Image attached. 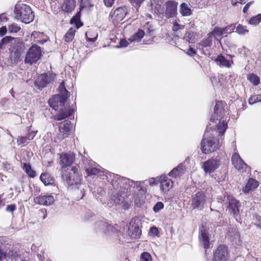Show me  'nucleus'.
<instances>
[{"mask_svg": "<svg viewBox=\"0 0 261 261\" xmlns=\"http://www.w3.org/2000/svg\"><path fill=\"white\" fill-rule=\"evenodd\" d=\"M107 179L111 183L114 189L117 192L112 196V200L116 204L122 203L125 197L130 196L129 200H134L138 206L144 203V182L134 181L129 178L121 177L113 173H108Z\"/></svg>", "mask_w": 261, "mask_h": 261, "instance_id": "f257e3e1", "label": "nucleus"}, {"mask_svg": "<svg viewBox=\"0 0 261 261\" xmlns=\"http://www.w3.org/2000/svg\"><path fill=\"white\" fill-rule=\"evenodd\" d=\"M78 166H73L69 172H63L62 177L64 180H65L67 184L71 186H75L78 190H80L82 194L81 198L84 196V185L81 183L82 180V175L79 172Z\"/></svg>", "mask_w": 261, "mask_h": 261, "instance_id": "f03ea898", "label": "nucleus"}, {"mask_svg": "<svg viewBox=\"0 0 261 261\" xmlns=\"http://www.w3.org/2000/svg\"><path fill=\"white\" fill-rule=\"evenodd\" d=\"M15 18L25 23H29L34 19V14L30 6L23 4H17L14 9Z\"/></svg>", "mask_w": 261, "mask_h": 261, "instance_id": "7ed1b4c3", "label": "nucleus"}, {"mask_svg": "<svg viewBox=\"0 0 261 261\" xmlns=\"http://www.w3.org/2000/svg\"><path fill=\"white\" fill-rule=\"evenodd\" d=\"M59 90L60 95H55L48 100L50 107L55 110H57L60 107L62 108L66 106V101L69 97V92L65 89L63 84L60 85Z\"/></svg>", "mask_w": 261, "mask_h": 261, "instance_id": "20e7f679", "label": "nucleus"}, {"mask_svg": "<svg viewBox=\"0 0 261 261\" xmlns=\"http://www.w3.org/2000/svg\"><path fill=\"white\" fill-rule=\"evenodd\" d=\"M225 103L223 101H218L216 103L214 108L215 113L218 117L220 118L219 123L217 125L216 132L219 136H222L224 134L227 127V123L226 120L223 119L222 116L224 115Z\"/></svg>", "mask_w": 261, "mask_h": 261, "instance_id": "39448f33", "label": "nucleus"}, {"mask_svg": "<svg viewBox=\"0 0 261 261\" xmlns=\"http://www.w3.org/2000/svg\"><path fill=\"white\" fill-rule=\"evenodd\" d=\"M85 164V169L88 176L100 175L105 176L107 178L108 173H110L108 171L102 169L99 165H97L94 162L87 159L83 160Z\"/></svg>", "mask_w": 261, "mask_h": 261, "instance_id": "423d86ee", "label": "nucleus"}, {"mask_svg": "<svg viewBox=\"0 0 261 261\" xmlns=\"http://www.w3.org/2000/svg\"><path fill=\"white\" fill-rule=\"evenodd\" d=\"M42 49L40 46L37 44L32 45L29 49L25 55V63L32 65L41 59Z\"/></svg>", "mask_w": 261, "mask_h": 261, "instance_id": "0eeeda50", "label": "nucleus"}, {"mask_svg": "<svg viewBox=\"0 0 261 261\" xmlns=\"http://www.w3.org/2000/svg\"><path fill=\"white\" fill-rule=\"evenodd\" d=\"M212 127L211 124L205 129L203 138L201 143V149L203 153L208 154L211 152L212 147Z\"/></svg>", "mask_w": 261, "mask_h": 261, "instance_id": "6e6552de", "label": "nucleus"}, {"mask_svg": "<svg viewBox=\"0 0 261 261\" xmlns=\"http://www.w3.org/2000/svg\"><path fill=\"white\" fill-rule=\"evenodd\" d=\"M211 235L206 229H201L199 236V242L205 249V257L206 261H211L212 252L210 249V240Z\"/></svg>", "mask_w": 261, "mask_h": 261, "instance_id": "1a4fd4ad", "label": "nucleus"}, {"mask_svg": "<svg viewBox=\"0 0 261 261\" xmlns=\"http://www.w3.org/2000/svg\"><path fill=\"white\" fill-rule=\"evenodd\" d=\"M55 76L56 74L52 72H48L42 73L38 76L35 80V86L39 90H42L53 82L55 80Z\"/></svg>", "mask_w": 261, "mask_h": 261, "instance_id": "9d476101", "label": "nucleus"}, {"mask_svg": "<svg viewBox=\"0 0 261 261\" xmlns=\"http://www.w3.org/2000/svg\"><path fill=\"white\" fill-rule=\"evenodd\" d=\"M224 201L227 205V209L230 214L233 216L237 215L239 213L240 202L237 200L233 196L231 195H227L224 197Z\"/></svg>", "mask_w": 261, "mask_h": 261, "instance_id": "9b49d317", "label": "nucleus"}, {"mask_svg": "<svg viewBox=\"0 0 261 261\" xmlns=\"http://www.w3.org/2000/svg\"><path fill=\"white\" fill-rule=\"evenodd\" d=\"M208 37L202 39L199 43V45L201 47L200 49L202 53L206 56L211 58L212 53V32H210L208 35Z\"/></svg>", "mask_w": 261, "mask_h": 261, "instance_id": "f8f14e48", "label": "nucleus"}, {"mask_svg": "<svg viewBox=\"0 0 261 261\" xmlns=\"http://www.w3.org/2000/svg\"><path fill=\"white\" fill-rule=\"evenodd\" d=\"M206 203V197L204 194L201 192H198L192 196L191 206L193 209H201Z\"/></svg>", "mask_w": 261, "mask_h": 261, "instance_id": "ddd939ff", "label": "nucleus"}, {"mask_svg": "<svg viewBox=\"0 0 261 261\" xmlns=\"http://www.w3.org/2000/svg\"><path fill=\"white\" fill-rule=\"evenodd\" d=\"M72 124L71 121L68 120H65L59 124V133L58 137L59 139L62 140L69 135L71 128Z\"/></svg>", "mask_w": 261, "mask_h": 261, "instance_id": "4468645a", "label": "nucleus"}, {"mask_svg": "<svg viewBox=\"0 0 261 261\" xmlns=\"http://www.w3.org/2000/svg\"><path fill=\"white\" fill-rule=\"evenodd\" d=\"M178 3L173 0H168L165 2V15L167 18H172L177 14Z\"/></svg>", "mask_w": 261, "mask_h": 261, "instance_id": "2eb2a0df", "label": "nucleus"}, {"mask_svg": "<svg viewBox=\"0 0 261 261\" xmlns=\"http://www.w3.org/2000/svg\"><path fill=\"white\" fill-rule=\"evenodd\" d=\"M75 160V154L72 152L60 154L59 164L62 169L71 165Z\"/></svg>", "mask_w": 261, "mask_h": 261, "instance_id": "dca6fc26", "label": "nucleus"}, {"mask_svg": "<svg viewBox=\"0 0 261 261\" xmlns=\"http://www.w3.org/2000/svg\"><path fill=\"white\" fill-rule=\"evenodd\" d=\"M130 8L127 6L120 7L114 10L112 16L116 21L119 22L128 14Z\"/></svg>", "mask_w": 261, "mask_h": 261, "instance_id": "f3484780", "label": "nucleus"}, {"mask_svg": "<svg viewBox=\"0 0 261 261\" xmlns=\"http://www.w3.org/2000/svg\"><path fill=\"white\" fill-rule=\"evenodd\" d=\"M73 113V110L69 105H66L60 109L59 112L54 116V118L56 120L61 121L70 117Z\"/></svg>", "mask_w": 261, "mask_h": 261, "instance_id": "a211bd4d", "label": "nucleus"}, {"mask_svg": "<svg viewBox=\"0 0 261 261\" xmlns=\"http://www.w3.org/2000/svg\"><path fill=\"white\" fill-rule=\"evenodd\" d=\"M216 261H226L228 258V251L226 246L221 245L218 247L215 253Z\"/></svg>", "mask_w": 261, "mask_h": 261, "instance_id": "6ab92c4d", "label": "nucleus"}, {"mask_svg": "<svg viewBox=\"0 0 261 261\" xmlns=\"http://www.w3.org/2000/svg\"><path fill=\"white\" fill-rule=\"evenodd\" d=\"M127 232L128 236L132 239L139 238L142 233L139 226L136 224L133 220H132L129 223Z\"/></svg>", "mask_w": 261, "mask_h": 261, "instance_id": "aec40b11", "label": "nucleus"}, {"mask_svg": "<svg viewBox=\"0 0 261 261\" xmlns=\"http://www.w3.org/2000/svg\"><path fill=\"white\" fill-rule=\"evenodd\" d=\"M55 201L54 197L51 195L36 196L34 198L35 203L44 206L51 205Z\"/></svg>", "mask_w": 261, "mask_h": 261, "instance_id": "412c9836", "label": "nucleus"}, {"mask_svg": "<svg viewBox=\"0 0 261 261\" xmlns=\"http://www.w3.org/2000/svg\"><path fill=\"white\" fill-rule=\"evenodd\" d=\"M231 161L234 167L239 171L244 172L246 170L247 165L242 160L239 154H233L231 158Z\"/></svg>", "mask_w": 261, "mask_h": 261, "instance_id": "4be33fe9", "label": "nucleus"}, {"mask_svg": "<svg viewBox=\"0 0 261 261\" xmlns=\"http://www.w3.org/2000/svg\"><path fill=\"white\" fill-rule=\"evenodd\" d=\"M159 181L161 183V188L165 193L168 192L173 186L172 180L166 175L161 176Z\"/></svg>", "mask_w": 261, "mask_h": 261, "instance_id": "5701e85b", "label": "nucleus"}, {"mask_svg": "<svg viewBox=\"0 0 261 261\" xmlns=\"http://www.w3.org/2000/svg\"><path fill=\"white\" fill-rule=\"evenodd\" d=\"M112 226L107 220H101L96 222L95 224V229L97 231L102 232L105 233L112 230Z\"/></svg>", "mask_w": 261, "mask_h": 261, "instance_id": "b1692460", "label": "nucleus"}, {"mask_svg": "<svg viewBox=\"0 0 261 261\" xmlns=\"http://www.w3.org/2000/svg\"><path fill=\"white\" fill-rule=\"evenodd\" d=\"M198 39V35L196 32H194L191 30L186 32L184 37L181 38V40L189 43H195Z\"/></svg>", "mask_w": 261, "mask_h": 261, "instance_id": "393cba45", "label": "nucleus"}, {"mask_svg": "<svg viewBox=\"0 0 261 261\" xmlns=\"http://www.w3.org/2000/svg\"><path fill=\"white\" fill-rule=\"evenodd\" d=\"M185 166L182 164H180L176 167L173 168L168 174L172 177L176 178L180 177L185 173Z\"/></svg>", "mask_w": 261, "mask_h": 261, "instance_id": "a878e982", "label": "nucleus"}, {"mask_svg": "<svg viewBox=\"0 0 261 261\" xmlns=\"http://www.w3.org/2000/svg\"><path fill=\"white\" fill-rule=\"evenodd\" d=\"M232 27V29L235 27L234 25L228 26L225 28H221L218 27H215L213 30V36L217 40H220L223 37V36L227 33V31L229 28Z\"/></svg>", "mask_w": 261, "mask_h": 261, "instance_id": "bb28decb", "label": "nucleus"}, {"mask_svg": "<svg viewBox=\"0 0 261 261\" xmlns=\"http://www.w3.org/2000/svg\"><path fill=\"white\" fill-rule=\"evenodd\" d=\"M216 64L220 67H230L233 63L232 60H228L224 56L219 55L215 60Z\"/></svg>", "mask_w": 261, "mask_h": 261, "instance_id": "cd10ccee", "label": "nucleus"}, {"mask_svg": "<svg viewBox=\"0 0 261 261\" xmlns=\"http://www.w3.org/2000/svg\"><path fill=\"white\" fill-rule=\"evenodd\" d=\"M258 186V182L250 178L249 179L246 186L243 188V191L244 193H248L250 191L256 189Z\"/></svg>", "mask_w": 261, "mask_h": 261, "instance_id": "c85d7f7f", "label": "nucleus"}, {"mask_svg": "<svg viewBox=\"0 0 261 261\" xmlns=\"http://www.w3.org/2000/svg\"><path fill=\"white\" fill-rule=\"evenodd\" d=\"M75 4V0H66L62 6V9L65 12H71L74 9Z\"/></svg>", "mask_w": 261, "mask_h": 261, "instance_id": "c756f323", "label": "nucleus"}, {"mask_svg": "<svg viewBox=\"0 0 261 261\" xmlns=\"http://www.w3.org/2000/svg\"><path fill=\"white\" fill-rule=\"evenodd\" d=\"M179 12L183 16H189L192 15V10L189 4L181 3L180 5Z\"/></svg>", "mask_w": 261, "mask_h": 261, "instance_id": "7c9ffc66", "label": "nucleus"}, {"mask_svg": "<svg viewBox=\"0 0 261 261\" xmlns=\"http://www.w3.org/2000/svg\"><path fill=\"white\" fill-rule=\"evenodd\" d=\"M27 46L24 43L18 41L14 44L12 50L19 53L21 55L25 51Z\"/></svg>", "mask_w": 261, "mask_h": 261, "instance_id": "2f4dec72", "label": "nucleus"}, {"mask_svg": "<svg viewBox=\"0 0 261 261\" xmlns=\"http://www.w3.org/2000/svg\"><path fill=\"white\" fill-rule=\"evenodd\" d=\"M144 35L145 33L144 31L141 29H139L136 33H135L128 39V41L130 43L139 42L143 38Z\"/></svg>", "mask_w": 261, "mask_h": 261, "instance_id": "473e14b6", "label": "nucleus"}, {"mask_svg": "<svg viewBox=\"0 0 261 261\" xmlns=\"http://www.w3.org/2000/svg\"><path fill=\"white\" fill-rule=\"evenodd\" d=\"M81 11H79L76 13L75 15L72 17L70 21V23L74 24L77 29L80 28L83 25V23L81 20Z\"/></svg>", "mask_w": 261, "mask_h": 261, "instance_id": "72a5a7b5", "label": "nucleus"}, {"mask_svg": "<svg viewBox=\"0 0 261 261\" xmlns=\"http://www.w3.org/2000/svg\"><path fill=\"white\" fill-rule=\"evenodd\" d=\"M21 55L19 53L13 50L11 51L10 55V60L11 65L17 64L21 61Z\"/></svg>", "mask_w": 261, "mask_h": 261, "instance_id": "f704fd0d", "label": "nucleus"}, {"mask_svg": "<svg viewBox=\"0 0 261 261\" xmlns=\"http://www.w3.org/2000/svg\"><path fill=\"white\" fill-rule=\"evenodd\" d=\"M40 179L45 186L51 185L54 182L53 177L47 173H42L40 176Z\"/></svg>", "mask_w": 261, "mask_h": 261, "instance_id": "c9c22d12", "label": "nucleus"}, {"mask_svg": "<svg viewBox=\"0 0 261 261\" xmlns=\"http://www.w3.org/2000/svg\"><path fill=\"white\" fill-rule=\"evenodd\" d=\"M22 169L25 171V172L29 177L31 178H34L36 176L35 171L32 169L31 166L30 165V164L23 163Z\"/></svg>", "mask_w": 261, "mask_h": 261, "instance_id": "e433bc0d", "label": "nucleus"}, {"mask_svg": "<svg viewBox=\"0 0 261 261\" xmlns=\"http://www.w3.org/2000/svg\"><path fill=\"white\" fill-rule=\"evenodd\" d=\"M164 3V0H151V4L152 7L154 8L155 11L158 13H161L162 11L161 6Z\"/></svg>", "mask_w": 261, "mask_h": 261, "instance_id": "4c0bfd02", "label": "nucleus"}, {"mask_svg": "<svg viewBox=\"0 0 261 261\" xmlns=\"http://www.w3.org/2000/svg\"><path fill=\"white\" fill-rule=\"evenodd\" d=\"M75 30L70 28L64 36L65 41L67 42H71L74 37Z\"/></svg>", "mask_w": 261, "mask_h": 261, "instance_id": "58836bf2", "label": "nucleus"}, {"mask_svg": "<svg viewBox=\"0 0 261 261\" xmlns=\"http://www.w3.org/2000/svg\"><path fill=\"white\" fill-rule=\"evenodd\" d=\"M247 79L254 86L258 85L260 82L259 77L254 73L248 75Z\"/></svg>", "mask_w": 261, "mask_h": 261, "instance_id": "ea45409f", "label": "nucleus"}, {"mask_svg": "<svg viewBox=\"0 0 261 261\" xmlns=\"http://www.w3.org/2000/svg\"><path fill=\"white\" fill-rule=\"evenodd\" d=\"M202 167L206 173H211L212 172V160L210 159L204 162Z\"/></svg>", "mask_w": 261, "mask_h": 261, "instance_id": "a19ab883", "label": "nucleus"}, {"mask_svg": "<svg viewBox=\"0 0 261 261\" xmlns=\"http://www.w3.org/2000/svg\"><path fill=\"white\" fill-rule=\"evenodd\" d=\"M20 29H21L20 27L17 24L15 23H11V24L9 25L8 28V31L11 33H17L18 32H19L20 30Z\"/></svg>", "mask_w": 261, "mask_h": 261, "instance_id": "79ce46f5", "label": "nucleus"}, {"mask_svg": "<svg viewBox=\"0 0 261 261\" xmlns=\"http://www.w3.org/2000/svg\"><path fill=\"white\" fill-rule=\"evenodd\" d=\"M95 218V215L92 212L88 211L85 213L84 220L85 221L88 222L94 220Z\"/></svg>", "mask_w": 261, "mask_h": 261, "instance_id": "37998d69", "label": "nucleus"}, {"mask_svg": "<svg viewBox=\"0 0 261 261\" xmlns=\"http://www.w3.org/2000/svg\"><path fill=\"white\" fill-rule=\"evenodd\" d=\"M261 21V14L251 17L249 20V23L252 25H256Z\"/></svg>", "mask_w": 261, "mask_h": 261, "instance_id": "c03bdc74", "label": "nucleus"}, {"mask_svg": "<svg viewBox=\"0 0 261 261\" xmlns=\"http://www.w3.org/2000/svg\"><path fill=\"white\" fill-rule=\"evenodd\" d=\"M140 259L141 261H152V258L150 253L147 252H143L141 254Z\"/></svg>", "mask_w": 261, "mask_h": 261, "instance_id": "a18cd8bd", "label": "nucleus"}, {"mask_svg": "<svg viewBox=\"0 0 261 261\" xmlns=\"http://www.w3.org/2000/svg\"><path fill=\"white\" fill-rule=\"evenodd\" d=\"M259 101H261V95L252 96L248 100L249 103L250 105H252Z\"/></svg>", "mask_w": 261, "mask_h": 261, "instance_id": "49530a36", "label": "nucleus"}, {"mask_svg": "<svg viewBox=\"0 0 261 261\" xmlns=\"http://www.w3.org/2000/svg\"><path fill=\"white\" fill-rule=\"evenodd\" d=\"M30 140L28 138L25 137H20L17 139V142L18 144H22L23 146H25L29 143Z\"/></svg>", "mask_w": 261, "mask_h": 261, "instance_id": "de8ad7c7", "label": "nucleus"}, {"mask_svg": "<svg viewBox=\"0 0 261 261\" xmlns=\"http://www.w3.org/2000/svg\"><path fill=\"white\" fill-rule=\"evenodd\" d=\"M236 32L240 35H245L246 33L248 32V30L242 25L239 24L236 28Z\"/></svg>", "mask_w": 261, "mask_h": 261, "instance_id": "09e8293b", "label": "nucleus"}, {"mask_svg": "<svg viewBox=\"0 0 261 261\" xmlns=\"http://www.w3.org/2000/svg\"><path fill=\"white\" fill-rule=\"evenodd\" d=\"M164 204L162 202H158L154 205L153 210L154 212L158 213L164 208Z\"/></svg>", "mask_w": 261, "mask_h": 261, "instance_id": "8fccbe9b", "label": "nucleus"}, {"mask_svg": "<svg viewBox=\"0 0 261 261\" xmlns=\"http://www.w3.org/2000/svg\"><path fill=\"white\" fill-rule=\"evenodd\" d=\"M130 4L138 9L145 0H128Z\"/></svg>", "mask_w": 261, "mask_h": 261, "instance_id": "3c124183", "label": "nucleus"}, {"mask_svg": "<svg viewBox=\"0 0 261 261\" xmlns=\"http://www.w3.org/2000/svg\"><path fill=\"white\" fill-rule=\"evenodd\" d=\"M184 28V25L182 24H180L177 22L175 21L173 23L172 30L173 31H177L179 30L183 29Z\"/></svg>", "mask_w": 261, "mask_h": 261, "instance_id": "603ef678", "label": "nucleus"}, {"mask_svg": "<svg viewBox=\"0 0 261 261\" xmlns=\"http://www.w3.org/2000/svg\"><path fill=\"white\" fill-rule=\"evenodd\" d=\"M149 233L153 234L154 236H156L158 235L159 230L156 227L153 226L150 228Z\"/></svg>", "mask_w": 261, "mask_h": 261, "instance_id": "864d4df0", "label": "nucleus"}, {"mask_svg": "<svg viewBox=\"0 0 261 261\" xmlns=\"http://www.w3.org/2000/svg\"><path fill=\"white\" fill-rule=\"evenodd\" d=\"M36 133H37V132L29 130V132L27 136V137L28 138V139L30 141L34 139V138L36 136Z\"/></svg>", "mask_w": 261, "mask_h": 261, "instance_id": "5fc2aeb1", "label": "nucleus"}, {"mask_svg": "<svg viewBox=\"0 0 261 261\" xmlns=\"http://www.w3.org/2000/svg\"><path fill=\"white\" fill-rule=\"evenodd\" d=\"M16 208L15 204L8 205L6 207V211L10 213L13 212Z\"/></svg>", "mask_w": 261, "mask_h": 261, "instance_id": "6e6d98bb", "label": "nucleus"}, {"mask_svg": "<svg viewBox=\"0 0 261 261\" xmlns=\"http://www.w3.org/2000/svg\"><path fill=\"white\" fill-rule=\"evenodd\" d=\"M129 43H130V42H129L128 40L126 41L125 39H121L119 42V45H120V47H126L127 46H128Z\"/></svg>", "mask_w": 261, "mask_h": 261, "instance_id": "4d7b16f0", "label": "nucleus"}, {"mask_svg": "<svg viewBox=\"0 0 261 261\" xmlns=\"http://www.w3.org/2000/svg\"><path fill=\"white\" fill-rule=\"evenodd\" d=\"M115 0H103V3L107 7H111L114 3Z\"/></svg>", "mask_w": 261, "mask_h": 261, "instance_id": "13d9d810", "label": "nucleus"}, {"mask_svg": "<svg viewBox=\"0 0 261 261\" xmlns=\"http://www.w3.org/2000/svg\"><path fill=\"white\" fill-rule=\"evenodd\" d=\"M247 0H231V4L233 6H236L237 3L244 4Z\"/></svg>", "mask_w": 261, "mask_h": 261, "instance_id": "bf43d9fd", "label": "nucleus"}, {"mask_svg": "<svg viewBox=\"0 0 261 261\" xmlns=\"http://www.w3.org/2000/svg\"><path fill=\"white\" fill-rule=\"evenodd\" d=\"M6 257V254L4 251L0 249V261H3Z\"/></svg>", "mask_w": 261, "mask_h": 261, "instance_id": "052dcab7", "label": "nucleus"}, {"mask_svg": "<svg viewBox=\"0 0 261 261\" xmlns=\"http://www.w3.org/2000/svg\"><path fill=\"white\" fill-rule=\"evenodd\" d=\"M7 28L6 27H2L0 28V36H4L7 32Z\"/></svg>", "mask_w": 261, "mask_h": 261, "instance_id": "680f3d73", "label": "nucleus"}, {"mask_svg": "<svg viewBox=\"0 0 261 261\" xmlns=\"http://www.w3.org/2000/svg\"><path fill=\"white\" fill-rule=\"evenodd\" d=\"M187 54L190 56H194L196 55V51L193 48L190 47V48L187 51Z\"/></svg>", "mask_w": 261, "mask_h": 261, "instance_id": "e2e57ef3", "label": "nucleus"}, {"mask_svg": "<svg viewBox=\"0 0 261 261\" xmlns=\"http://www.w3.org/2000/svg\"><path fill=\"white\" fill-rule=\"evenodd\" d=\"M253 2H249L248 3H247L245 6V7H244L243 8V12L244 13H246L247 11H248L250 6L253 3Z\"/></svg>", "mask_w": 261, "mask_h": 261, "instance_id": "0e129e2a", "label": "nucleus"}, {"mask_svg": "<svg viewBox=\"0 0 261 261\" xmlns=\"http://www.w3.org/2000/svg\"><path fill=\"white\" fill-rule=\"evenodd\" d=\"M10 40V38L8 37H6L4 38H3L0 42V44H4L7 43Z\"/></svg>", "mask_w": 261, "mask_h": 261, "instance_id": "69168bd1", "label": "nucleus"}, {"mask_svg": "<svg viewBox=\"0 0 261 261\" xmlns=\"http://www.w3.org/2000/svg\"><path fill=\"white\" fill-rule=\"evenodd\" d=\"M15 254H16V252H15L14 254H12V256H13V258H15Z\"/></svg>", "mask_w": 261, "mask_h": 261, "instance_id": "338daca9", "label": "nucleus"}, {"mask_svg": "<svg viewBox=\"0 0 261 261\" xmlns=\"http://www.w3.org/2000/svg\"><path fill=\"white\" fill-rule=\"evenodd\" d=\"M257 226L261 229V224H259L257 225Z\"/></svg>", "mask_w": 261, "mask_h": 261, "instance_id": "774afa93", "label": "nucleus"}]
</instances>
